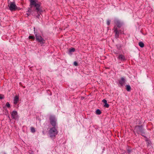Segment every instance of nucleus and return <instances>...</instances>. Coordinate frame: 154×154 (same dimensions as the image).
I'll use <instances>...</instances> for the list:
<instances>
[{
  "mask_svg": "<svg viewBox=\"0 0 154 154\" xmlns=\"http://www.w3.org/2000/svg\"><path fill=\"white\" fill-rule=\"evenodd\" d=\"M29 39H34L35 38V37L33 36H32L31 35H30L29 37Z\"/></svg>",
  "mask_w": 154,
  "mask_h": 154,
  "instance_id": "nucleus-19",
  "label": "nucleus"
},
{
  "mask_svg": "<svg viewBox=\"0 0 154 154\" xmlns=\"http://www.w3.org/2000/svg\"><path fill=\"white\" fill-rule=\"evenodd\" d=\"M34 31H35V27L34 28Z\"/></svg>",
  "mask_w": 154,
  "mask_h": 154,
  "instance_id": "nucleus-23",
  "label": "nucleus"
},
{
  "mask_svg": "<svg viewBox=\"0 0 154 154\" xmlns=\"http://www.w3.org/2000/svg\"><path fill=\"white\" fill-rule=\"evenodd\" d=\"M116 25L114 27V32L116 33V38H118L119 32H118L117 28L116 27V26L118 27H120L121 26L122 24L120 23V21L117 19H116L114 21Z\"/></svg>",
  "mask_w": 154,
  "mask_h": 154,
  "instance_id": "nucleus-3",
  "label": "nucleus"
},
{
  "mask_svg": "<svg viewBox=\"0 0 154 154\" xmlns=\"http://www.w3.org/2000/svg\"><path fill=\"white\" fill-rule=\"evenodd\" d=\"M30 129L32 133H34L35 131V129L33 127H31Z\"/></svg>",
  "mask_w": 154,
  "mask_h": 154,
  "instance_id": "nucleus-17",
  "label": "nucleus"
},
{
  "mask_svg": "<svg viewBox=\"0 0 154 154\" xmlns=\"http://www.w3.org/2000/svg\"><path fill=\"white\" fill-rule=\"evenodd\" d=\"M96 113L98 115H100L101 113V111L100 110L98 109L96 111Z\"/></svg>",
  "mask_w": 154,
  "mask_h": 154,
  "instance_id": "nucleus-16",
  "label": "nucleus"
},
{
  "mask_svg": "<svg viewBox=\"0 0 154 154\" xmlns=\"http://www.w3.org/2000/svg\"><path fill=\"white\" fill-rule=\"evenodd\" d=\"M142 129V127L141 126H137L135 128L134 130L137 132H141Z\"/></svg>",
  "mask_w": 154,
  "mask_h": 154,
  "instance_id": "nucleus-8",
  "label": "nucleus"
},
{
  "mask_svg": "<svg viewBox=\"0 0 154 154\" xmlns=\"http://www.w3.org/2000/svg\"><path fill=\"white\" fill-rule=\"evenodd\" d=\"M35 36L36 41L39 42L41 45H42L45 43V40L41 35L35 34Z\"/></svg>",
  "mask_w": 154,
  "mask_h": 154,
  "instance_id": "nucleus-5",
  "label": "nucleus"
},
{
  "mask_svg": "<svg viewBox=\"0 0 154 154\" xmlns=\"http://www.w3.org/2000/svg\"><path fill=\"white\" fill-rule=\"evenodd\" d=\"M8 6L9 8V9L11 11L15 10L17 8V7L14 2H10L8 5Z\"/></svg>",
  "mask_w": 154,
  "mask_h": 154,
  "instance_id": "nucleus-6",
  "label": "nucleus"
},
{
  "mask_svg": "<svg viewBox=\"0 0 154 154\" xmlns=\"http://www.w3.org/2000/svg\"><path fill=\"white\" fill-rule=\"evenodd\" d=\"M74 64L75 66H77L78 65V63L77 62L75 61L74 62Z\"/></svg>",
  "mask_w": 154,
  "mask_h": 154,
  "instance_id": "nucleus-22",
  "label": "nucleus"
},
{
  "mask_svg": "<svg viewBox=\"0 0 154 154\" xmlns=\"http://www.w3.org/2000/svg\"><path fill=\"white\" fill-rule=\"evenodd\" d=\"M11 116L13 119H16L18 118L17 112L16 111H13L11 113Z\"/></svg>",
  "mask_w": 154,
  "mask_h": 154,
  "instance_id": "nucleus-7",
  "label": "nucleus"
},
{
  "mask_svg": "<svg viewBox=\"0 0 154 154\" xmlns=\"http://www.w3.org/2000/svg\"><path fill=\"white\" fill-rule=\"evenodd\" d=\"M19 100V97L18 96H16L14 98V104H16L18 102Z\"/></svg>",
  "mask_w": 154,
  "mask_h": 154,
  "instance_id": "nucleus-10",
  "label": "nucleus"
},
{
  "mask_svg": "<svg viewBox=\"0 0 154 154\" xmlns=\"http://www.w3.org/2000/svg\"><path fill=\"white\" fill-rule=\"evenodd\" d=\"M3 98L4 96L3 95L0 94V99H2Z\"/></svg>",
  "mask_w": 154,
  "mask_h": 154,
  "instance_id": "nucleus-21",
  "label": "nucleus"
},
{
  "mask_svg": "<svg viewBox=\"0 0 154 154\" xmlns=\"http://www.w3.org/2000/svg\"><path fill=\"white\" fill-rule=\"evenodd\" d=\"M139 45L141 48H143L144 46L143 43L141 42L139 43Z\"/></svg>",
  "mask_w": 154,
  "mask_h": 154,
  "instance_id": "nucleus-14",
  "label": "nucleus"
},
{
  "mask_svg": "<svg viewBox=\"0 0 154 154\" xmlns=\"http://www.w3.org/2000/svg\"><path fill=\"white\" fill-rule=\"evenodd\" d=\"M110 21L109 20H108L107 21V24L108 25H109L110 24Z\"/></svg>",
  "mask_w": 154,
  "mask_h": 154,
  "instance_id": "nucleus-20",
  "label": "nucleus"
},
{
  "mask_svg": "<svg viewBox=\"0 0 154 154\" xmlns=\"http://www.w3.org/2000/svg\"><path fill=\"white\" fill-rule=\"evenodd\" d=\"M102 102L104 103V106L106 108H108L109 106V105L107 103L106 100L103 99L102 100Z\"/></svg>",
  "mask_w": 154,
  "mask_h": 154,
  "instance_id": "nucleus-12",
  "label": "nucleus"
},
{
  "mask_svg": "<svg viewBox=\"0 0 154 154\" xmlns=\"http://www.w3.org/2000/svg\"><path fill=\"white\" fill-rule=\"evenodd\" d=\"M125 82V79L123 77L121 78V79H120V80L119 81V84L122 86L123 85H124Z\"/></svg>",
  "mask_w": 154,
  "mask_h": 154,
  "instance_id": "nucleus-9",
  "label": "nucleus"
},
{
  "mask_svg": "<svg viewBox=\"0 0 154 154\" xmlns=\"http://www.w3.org/2000/svg\"><path fill=\"white\" fill-rule=\"evenodd\" d=\"M118 59L121 61H124L125 60L124 56L122 54L119 55L118 57Z\"/></svg>",
  "mask_w": 154,
  "mask_h": 154,
  "instance_id": "nucleus-11",
  "label": "nucleus"
},
{
  "mask_svg": "<svg viewBox=\"0 0 154 154\" xmlns=\"http://www.w3.org/2000/svg\"><path fill=\"white\" fill-rule=\"evenodd\" d=\"M49 134L51 138L55 137L58 134L57 127H53L50 128Z\"/></svg>",
  "mask_w": 154,
  "mask_h": 154,
  "instance_id": "nucleus-2",
  "label": "nucleus"
},
{
  "mask_svg": "<svg viewBox=\"0 0 154 154\" xmlns=\"http://www.w3.org/2000/svg\"><path fill=\"white\" fill-rule=\"evenodd\" d=\"M30 6L31 8L34 6L36 8V10L37 12L40 11V3L38 0H29Z\"/></svg>",
  "mask_w": 154,
  "mask_h": 154,
  "instance_id": "nucleus-1",
  "label": "nucleus"
},
{
  "mask_svg": "<svg viewBox=\"0 0 154 154\" xmlns=\"http://www.w3.org/2000/svg\"><path fill=\"white\" fill-rule=\"evenodd\" d=\"M50 122L51 124L53 127H57V119L54 116H50L49 117Z\"/></svg>",
  "mask_w": 154,
  "mask_h": 154,
  "instance_id": "nucleus-4",
  "label": "nucleus"
},
{
  "mask_svg": "<svg viewBox=\"0 0 154 154\" xmlns=\"http://www.w3.org/2000/svg\"><path fill=\"white\" fill-rule=\"evenodd\" d=\"M75 51V49L74 48H71L69 49V54H70L71 52H73Z\"/></svg>",
  "mask_w": 154,
  "mask_h": 154,
  "instance_id": "nucleus-15",
  "label": "nucleus"
},
{
  "mask_svg": "<svg viewBox=\"0 0 154 154\" xmlns=\"http://www.w3.org/2000/svg\"><path fill=\"white\" fill-rule=\"evenodd\" d=\"M6 106L8 108H9L10 106V105L8 102H7L6 103Z\"/></svg>",
  "mask_w": 154,
  "mask_h": 154,
  "instance_id": "nucleus-18",
  "label": "nucleus"
},
{
  "mask_svg": "<svg viewBox=\"0 0 154 154\" xmlns=\"http://www.w3.org/2000/svg\"><path fill=\"white\" fill-rule=\"evenodd\" d=\"M131 89L130 85H127L126 86V89L127 91H130Z\"/></svg>",
  "mask_w": 154,
  "mask_h": 154,
  "instance_id": "nucleus-13",
  "label": "nucleus"
}]
</instances>
